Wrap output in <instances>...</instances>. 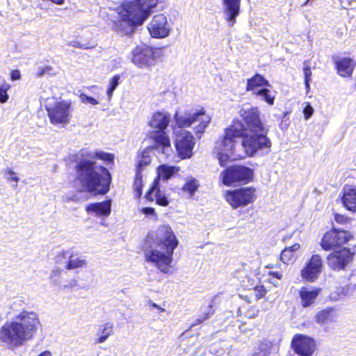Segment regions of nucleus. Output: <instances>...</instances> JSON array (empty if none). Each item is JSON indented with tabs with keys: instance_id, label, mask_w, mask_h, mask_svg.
I'll use <instances>...</instances> for the list:
<instances>
[{
	"instance_id": "nucleus-1",
	"label": "nucleus",
	"mask_w": 356,
	"mask_h": 356,
	"mask_svg": "<svg viewBox=\"0 0 356 356\" xmlns=\"http://www.w3.org/2000/svg\"><path fill=\"white\" fill-rule=\"evenodd\" d=\"M23 304L22 300L13 302L10 307L11 311L8 312L13 317L0 329V341L12 350L31 340L41 325L36 312L19 309Z\"/></svg>"
},
{
	"instance_id": "nucleus-2",
	"label": "nucleus",
	"mask_w": 356,
	"mask_h": 356,
	"mask_svg": "<svg viewBox=\"0 0 356 356\" xmlns=\"http://www.w3.org/2000/svg\"><path fill=\"white\" fill-rule=\"evenodd\" d=\"M239 113L245 124H243V132L241 136H243L242 146L246 154L249 156L267 154L272 143L266 136L268 129L261 122L258 108L243 105Z\"/></svg>"
},
{
	"instance_id": "nucleus-3",
	"label": "nucleus",
	"mask_w": 356,
	"mask_h": 356,
	"mask_svg": "<svg viewBox=\"0 0 356 356\" xmlns=\"http://www.w3.org/2000/svg\"><path fill=\"white\" fill-rule=\"evenodd\" d=\"M178 245L171 227L160 226L155 233L146 237L143 248L147 262L155 266L161 272L166 273L172 261V254Z\"/></svg>"
},
{
	"instance_id": "nucleus-4",
	"label": "nucleus",
	"mask_w": 356,
	"mask_h": 356,
	"mask_svg": "<svg viewBox=\"0 0 356 356\" xmlns=\"http://www.w3.org/2000/svg\"><path fill=\"white\" fill-rule=\"evenodd\" d=\"M77 180L83 188L88 192L105 194L109 190L111 174L108 170L97 165L95 161L83 158L76 165Z\"/></svg>"
},
{
	"instance_id": "nucleus-5",
	"label": "nucleus",
	"mask_w": 356,
	"mask_h": 356,
	"mask_svg": "<svg viewBox=\"0 0 356 356\" xmlns=\"http://www.w3.org/2000/svg\"><path fill=\"white\" fill-rule=\"evenodd\" d=\"M157 3V0L131 1L121 19L113 22V30L121 35L131 34L136 26L141 25L144 22Z\"/></svg>"
},
{
	"instance_id": "nucleus-6",
	"label": "nucleus",
	"mask_w": 356,
	"mask_h": 356,
	"mask_svg": "<svg viewBox=\"0 0 356 356\" xmlns=\"http://www.w3.org/2000/svg\"><path fill=\"white\" fill-rule=\"evenodd\" d=\"M170 120V114L162 110L154 112L148 122L149 126L154 130L151 134V138L155 143L154 148L165 157L170 156L173 152L170 137L165 131Z\"/></svg>"
},
{
	"instance_id": "nucleus-7",
	"label": "nucleus",
	"mask_w": 356,
	"mask_h": 356,
	"mask_svg": "<svg viewBox=\"0 0 356 356\" xmlns=\"http://www.w3.org/2000/svg\"><path fill=\"white\" fill-rule=\"evenodd\" d=\"M243 132V126L240 121H234L227 128L223 138L217 144L218 159L220 166L224 167L234 154L235 139L241 137Z\"/></svg>"
},
{
	"instance_id": "nucleus-8",
	"label": "nucleus",
	"mask_w": 356,
	"mask_h": 356,
	"mask_svg": "<svg viewBox=\"0 0 356 356\" xmlns=\"http://www.w3.org/2000/svg\"><path fill=\"white\" fill-rule=\"evenodd\" d=\"M174 119L178 128L182 129L191 127L195 122H198L195 128L196 134H201L204 131L210 122L211 118L207 115L203 108L188 109L184 111H177Z\"/></svg>"
},
{
	"instance_id": "nucleus-9",
	"label": "nucleus",
	"mask_w": 356,
	"mask_h": 356,
	"mask_svg": "<svg viewBox=\"0 0 356 356\" xmlns=\"http://www.w3.org/2000/svg\"><path fill=\"white\" fill-rule=\"evenodd\" d=\"M254 171L244 165H232L224 170L220 175L221 182L228 186L246 184L253 179Z\"/></svg>"
},
{
	"instance_id": "nucleus-10",
	"label": "nucleus",
	"mask_w": 356,
	"mask_h": 356,
	"mask_svg": "<svg viewBox=\"0 0 356 356\" xmlns=\"http://www.w3.org/2000/svg\"><path fill=\"white\" fill-rule=\"evenodd\" d=\"M159 56V50L147 46H137L131 51V61L138 67L154 65Z\"/></svg>"
},
{
	"instance_id": "nucleus-11",
	"label": "nucleus",
	"mask_w": 356,
	"mask_h": 356,
	"mask_svg": "<svg viewBox=\"0 0 356 356\" xmlns=\"http://www.w3.org/2000/svg\"><path fill=\"white\" fill-rule=\"evenodd\" d=\"M255 198V189L252 187H243L228 191L225 195L227 202L234 209L247 206L253 202Z\"/></svg>"
},
{
	"instance_id": "nucleus-12",
	"label": "nucleus",
	"mask_w": 356,
	"mask_h": 356,
	"mask_svg": "<svg viewBox=\"0 0 356 356\" xmlns=\"http://www.w3.org/2000/svg\"><path fill=\"white\" fill-rule=\"evenodd\" d=\"M53 100V99H48L45 104V108L48 113L50 122L54 124H67L70 104L66 102H56L52 104L51 101Z\"/></svg>"
},
{
	"instance_id": "nucleus-13",
	"label": "nucleus",
	"mask_w": 356,
	"mask_h": 356,
	"mask_svg": "<svg viewBox=\"0 0 356 356\" xmlns=\"http://www.w3.org/2000/svg\"><path fill=\"white\" fill-rule=\"evenodd\" d=\"M175 134V147L176 149L182 159L190 158L193 154V149L195 145V139L188 131L179 129L176 131Z\"/></svg>"
},
{
	"instance_id": "nucleus-14",
	"label": "nucleus",
	"mask_w": 356,
	"mask_h": 356,
	"mask_svg": "<svg viewBox=\"0 0 356 356\" xmlns=\"http://www.w3.org/2000/svg\"><path fill=\"white\" fill-rule=\"evenodd\" d=\"M352 236L348 232L333 229L327 232L323 236L321 246L325 250H330L348 242Z\"/></svg>"
},
{
	"instance_id": "nucleus-15",
	"label": "nucleus",
	"mask_w": 356,
	"mask_h": 356,
	"mask_svg": "<svg viewBox=\"0 0 356 356\" xmlns=\"http://www.w3.org/2000/svg\"><path fill=\"white\" fill-rule=\"evenodd\" d=\"M354 254L346 248L334 250L327 257V264L334 270H344L353 261Z\"/></svg>"
},
{
	"instance_id": "nucleus-16",
	"label": "nucleus",
	"mask_w": 356,
	"mask_h": 356,
	"mask_svg": "<svg viewBox=\"0 0 356 356\" xmlns=\"http://www.w3.org/2000/svg\"><path fill=\"white\" fill-rule=\"evenodd\" d=\"M147 29L152 38H165L170 35L172 26L165 15L159 14L154 16Z\"/></svg>"
},
{
	"instance_id": "nucleus-17",
	"label": "nucleus",
	"mask_w": 356,
	"mask_h": 356,
	"mask_svg": "<svg viewBox=\"0 0 356 356\" xmlns=\"http://www.w3.org/2000/svg\"><path fill=\"white\" fill-rule=\"evenodd\" d=\"M291 347L300 356H312L316 345L312 338L304 334H296L291 341Z\"/></svg>"
},
{
	"instance_id": "nucleus-18",
	"label": "nucleus",
	"mask_w": 356,
	"mask_h": 356,
	"mask_svg": "<svg viewBox=\"0 0 356 356\" xmlns=\"http://www.w3.org/2000/svg\"><path fill=\"white\" fill-rule=\"evenodd\" d=\"M322 268L323 261L321 256L314 254L302 270V277L309 282H314L319 276Z\"/></svg>"
},
{
	"instance_id": "nucleus-19",
	"label": "nucleus",
	"mask_w": 356,
	"mask_h": 356,
	"mask_svg": "<svg viewBox=\"0 0 356 356\" xmlns=\"http://www.w3.org/2000/svg\"><path fill=\"white\" fill-rule=\"evenodd\" d=\"M225 19L229 26L236 23V17L239 15L241 0H222Z\"/></svg>"
},
{
	"instance_id": "nucleus-20",
	"label": "nucleus",
	"mask_w": 356,
	"mask_h": 356,
	"mask_svg": "<svg viewBox=\"0 0 356 356\" xmlns=\"http://www.w3.org/2000/svg\"><path fill=\"white\" fill-rule=\"evenodd\" d=\"M145 198L149 201H154L159 205L166 207L169 202L165 193L159 188V179H155L152 186L145 195Z\"/></svg>"
},
{
	"instance_id": "nucleus-21",
	"label": "nucleus",
	"mask_w": 356,
	"mask_h": 356,
	"mask_svg": "<svg viewBox=\"0 0 356 356\" xmlns=\"http://www.w3.org/2000/svg\"><path fill=\"white\" fill-rule=\"evenodd\" d=\"M86 211L88 214L97 217H108L111 212V201H103L88 204Z\"/></svg>"
},
{
	"instance_id": "nucleus-22",
	"label": "nucleus",
	"mask_w": 356,
	"mask_h": 356,
	"mask_svg": "<svg viewBox=\"0 0 356 356\" xmlns=\"http://www.w3.org/2000/svg\"><path fill=\"white\" fill-rule=\"evenodd\" d=\"M88 262L86 257L81 254L78 250L70 249L67 270H74L76 268H86Z\"/></svg>"
},
{
	"instance_id": "nucleus-23",
	"label": "nucleus",
	"mask_w": 356,
	"mask_h": 356,
	"mask_svg": "<svg viewBox=\"0 0 356 356\" xmlns=\"http://www.w3.org/2000/svg\"><path fill=\"white\" fill-rule=\"evenodd\" d=\"M341 201L348 211L356 212V188L345 186L343 188Z\"/></svg>"
},
{
	"instance_id": "nucleus-24",
	"label": "nucleus",
	"mask_w": 356,
	"mask_h": 356,
	"mask_svg": "<svg viewBox=\"0 0 356 356\" xmlns=\"http://www.w3.org/2000/svg\"><path fill=\"white\" fill-rule=\"evenodd\" d=\"M338 319V312L334 307H327L318 312L315 316V321L321 325L335 323Z\"/></svg>"
},
{
	"instance_id": "nucleus-25",
	"label": "nucleus",
	"mask_w": 356,
	"mask_h": 356,
	"mask_svg": "<svg viewBox=\"0 0 356 356\" xmlns=\"http://www.w3.org/2000/svg\"><path fill=\"white\" fill-rule=\"evenodd\" d=\"M320 293V289L314 287H302L299 294L302 306L307 307L312 305Z\"/></svg>"
},
{
	"instance_id": "nucleus-26",
	"label": "nucleus",
	"mask_w": 356,
	"mask_h": 356,
	"mask_svg": "<svg viewBox=\"0 0 356 356\" xmlns=\"http://www.w3.org/2000/svg\"><path fill=\"white\" fill-rule=\"evenodd\" d=\"M270 85L268 80L259 74H256L252 78L247 80L246 90L250 91L254 94L265 87H270Z\"/></svg>"
},
{
	"instance_id": "nucleus-27",
	"label": "nucleus",
	"mask_w": 356,
	"mask_h": 356,
	"mask_svg": "<svg viewBox=\"0 0 356 356\" xmlns=\"http://www.w3.org/2000/svg\"><path fill=\"white\" fill-rule=\"evenodd\" d=\"M335 65L339 74L344 77L350 76L355 67L353 60L347 58L335 61Z\"/></svg>"
},
{
	"instance_id": "nucleus-28",
	"label": "nucleus",
	"mask_w": 356,
	"mask_h": 356,
	"mask_svg": "<svg viewBox=\"0 0 356 356\" xmlns=\"http://www.w3.org/2000/svg\"><path fill=\"white\" fill-rule=\"evenodd\" d=\"M80 155L90 160L97 158L108 162H113L114 159L112 154L103 151L90 152L87 149H82L80 152Z\"/></svg>"
},
{
	"instance_id": "nucleus-29",
	"label": "nucleus",
	"mask_w": 356,
	"mask_h": 356,
	"mask_svg": "<svg viewBox=\"0 0 356 356\" xmlns=\"http://www.w3.org/2000/svg\"><path fill=\"white\" fill-rule=\"evenodd\" d=\"M179 168L175 166H170L168 165H161L157 168L158 176L156 179H159V181L162 179L163 180H168L171 177L179 172Z\"/></svg>"
},
{
	"instance_id": "nucleus-30",
	"label": "nucleus",
	"mask_w": 356,
	"mask_h": 356,
	"mask_svg": "<svg viewBox=\"0 0 356 356\" xmlns=\"http://www.w3.org/2000/svg\"><path fill=\"white\" fill-rule=\"evenodd\" d=\"M253 95L259 100L264 101L270 106L274 104L275 92L269 90L268 87L259 90Z\"/></svg>"
},
{
	"instance_id": "nucleus-31",
	"label": "nucleus",
	"mask_w": 356,
	"mask_h": 356,
	"mask_svg": "<svg viewBox=\"0 0 356 356\" xmlns=\"http://www.w3.org/2000/svg\"><path fill=\"white\" fill-rule=\"evenodd\" d=\"M300 248V245L296 243L291 247L286 248L280 254V259L284 264L288 263L295 258L296 251Z\"/></svg>"
},
{
	"instance_id": "nucleus-32",
	"label": "nucleus",
	"mask_w": 356,
	"mask_h": 356,
	"mask_svg": "<svg viewBox=\"0 0 356 356\" xmlns=\"http://www.w3.org/2000/svg\"><path fill=\"white\" fill-rule=\"evenodd\" d=\"M201 309L202 314H200L199 317L196 319L195 322L191 325V327L197 325L201 324L205 321L209 319L215 312V309L213 308V306L211 304L209 305L206 307H202Z\"/></svg>"
},
{
	"instance_id": "nucleus-33",
	"label": "nucleus",
	"mask_w": 356,
	"mask_h": 356,
	"mask_svg": "<svg viewBox=\"0 0 356 356\" xmlns=\"http://www.w3.org/2000/svg\"><path fill=\"white\" fill-rule=\"evenodd\" d=\"M151 163L150 152L148 149H144L140 155L138 156V163L136 171L142 172L144 167Z\"/></svg>"
},
{
	"instance_id": "nucleus-34",
	"label": "nucleus",
	"mask_w": 356,
	"mask_h": 356,
	"mask_svg": "<svg viewBox=\"0 0 356 356\" xmlns=\"http://www.w3.org/2000/svg\"><path fill=\"white\" fill-rule=\"evenodd\" d=\"M113 332V324L108 323L99 326L98 334L100 337L97 339V343L104 342Z\"/></svg>"
},
{
	"instance_id": "nucleus-35",
	"label": "nucleus",
	"mask_w": 356,
	"mask_h": 356,
	"mask_svg": "<svg viewBox=\"0 0 356 356\" xmlns=\"http://www.w3.org/2000/svg\"><path fill=\"white\" fill-rule=\"evenodd\" d=\"M198 188V181L194 178H189L186 180V184L182 186L181 189L187 192L190 197H193Z\"/></svg>"
},
{
	"instance_id": "nucleus-36",
	"label": "nucleus",
	"mask_w": 356,
	"mask_h": 356,
	"mask_svg": "<svg viewBox=\"0 0 356 356\" xmlns=\"http://www.w3.org/2000/svg\"><path fill=\"white\" fill-rule=\"evenodd\" d=\"M270 350V344L268 342H260L254 350L251 356H268Z\"/></svg>"
},
{
	"instance_id": "nucleus-37",
	"label": "nucleus",
	"mask_w": 356,
	"mask_h": 356,
	"mask_svg": "<svg viewBox=\"0 0 356 356\" xmlns=\"http://www.w3.org/2000/svg\"><path fill=\"white\" fill-rule=\"evenodd\" d=\"M69 252L70 249L59 252L55 257V262L59 265H64L65 268H66L69 257Z\"/></svg>"
},
{
	"instance_id": "nucleus-38",
	"label": "nucleus",
	"mask_w": 356,
	"mask_h": 356,
	"mask_svg": "<svg viewBox=\"0 0 356 356\" xmlns=\"http://www.w3.org/2000/svg\"><path fill=\"white\" fill-rule=\"evenodd\" d=\"M143 187V175L142 172L136 171V177L134 184V188L136 193V196L139 197L142 194Z\"/></svg>"
},
{
	"instance_id": "nucleus-39",
	"label": "nucleus",
	"mask_w": 356,
	"mask_h": 356,
	"mask_svg": "<svg viewBox=\"0 0 356 356\" xmlns=\"http://www.w3.org/2000/svg\"><path fill=\"white\" fill-rule=\"evenodd\" d=\"M10 85L6 81L0 86V102L1 104H5L8 102L9 99L8 91L10 89Z\"/></svg>"
},
{
	"instance_id": "nucleus-40",
	"label": "nucleus",
	"mask_w": 356,
	"mask_h": 356,
	"mask_svg": "<svg viewBox=\"0 0 356 356\" xmlns=\"http://www.w3.org/2000/svg\"><path fill=\"white\" fill-rule=\"evenodd\" d=\"M120 79V76L117 74L115 75L110 81L108 84V88L106 90V95L110 99L112 96L114 90L116 89L117 86L119 84V81Z\"/></svg>"
},
{
	"instance_id": "nucleus-41",
	"label": "nucleus",
	"mask_w": 356,
	"mask_h": 356,
	"mask_svg": "<svg viewBox=\"0 0 356 356\" xmlns=\"http://www.w3.org/2000/svg\"><path fill=\"white\" fill-rule=\"evenodd\" d=\"M60 277V270H52V272L50 275V280L53 285L58 286L59 287V284H61V282H62Z\"/></svg>"
},
{
	"instance_id": "nucleus-42",
	"label": "nucleus",
	"mask_w": 356,
	"mask_h": 356,
	"mask_svg": "<svg viewBox=\"0 0 356 356\" xmlns=\"http://www.w3.org/2000/svg\"><path fill=\"white\" fill-rule=\"evenodd\" d=\"M79 98L81 102L84 104H90L91 105H97L99 104V102L96 99L89 97L84 93H81L79 95Z\"/></svg>"
},
{
	"instance_id": "nucleus-43",
	"label": "nucleus",
	"mask_w": 356,
	"mask_h": 356,
	"mask_svg": "<svg viewBox=\"0 0 356 356\" xmlns=\"http://www.w3.org/2000/svg\"><path fill=\"white\" fill-rule=\"evenodd\" d=\"M254 292L255 298L257 299H259L263 298L266 295V290L264 286H256L254 287Z\"/></svg>"
},
{
	"instance_id": "nucleus-44",
	"label": "nucleus",
	"mask_w": 356,
	"mask_h": 356,
	"mask_svg": "<svg viewBox=\"0 0 356 356\" xmlns=\"http://www.w3.org/2000/svg\"><path fill=\"white\" fill-rule=\"evenodd\" d=\"M77 285V281L76 280L72 279L68 281L67 283H64L63 282L61 284H59V288L60 289L65 290L67 289H72L73 287Z\"/></svg>"
},
{
	"instance_id": "nucleus-45",
	"label": "nucleus",
	"mask_w": 356,
	"mask_h": 356,
	"mask_svg": "<svg viewBox=\"0 0 356 356\" xmlns=\"http://www.w3.org/2000/svg\"><path fill=\"white\" fill-rule=\"evenodd\" d=\"M5 175H9V177H7V179L8 181H14L15 182H18L19 178L15 175V172L10 168H7L5 170Z\"/></svg>"
},
{
	"instance_id": "nucleus-46",
	"label": "nucleus",
	"mask_w": 356,
	"mask_h": 356,
	"mask_svg": "<svg viewBox=\"0 0 356 356\" xmlns=\"http://www.w3.org/2000/svg\"><path fill=\"white\" fill-rule=\"evenodd\" d=\"M303 113H304L305 118L306 120H308L312 115V114L314 113V109L309 104H307L305 107V108L303 110Z\"/></svg>"
},
{
	"instance_id": "nucleus-47",
	"label": "nucleus",
	"mask_w": 356,
	"mask_h": 356,
	"mask_svg": "<svg viewBox=\"0 0 356 356\" xmlns=\"http://www.w3.org/2000/svg\"><path fill=\"white\" fill-rule=\"evenodd\" d=\"M334 220L340 224H346L348 221L346 216L339 213L334 215Z\"/></svg>"
},
{
	"instance_id": "nucleus-48",
	"label": "nucleus",
	"mask_w": 356,
	"mask_h": 356,
	"mask_svg": "<svg viewBox=\"0 0 356 356\" xmlns=\"http://www.w3.org/2000/svg\"><path fill=\"white\" fill-rule=\"evenodd\" d=\"M52 71V67L50 66H46L42 69L40 70V71L38 72V75L39 76H42L46 74H50Z\"/></svg>"
},
{
	"instance_id": "nucleus-49",
	"label": "nucleus",
	"mask_w": 356,
	"mask_h": 356,
	"mask_svg": "<svg viewBox=\"0 0 356 356\" xmlns=\"http://www.w3.org/2000/svg\"><path fill=\"white\" fill-rule=\"evenodd\" d=\"M305 81H310L312 76V71L308 65L304 67Z\"/></svg>"
},
{
	"instance_id": "nucleus-50",
	"label": "nucleus",
	"mask_w": 356,
	"mask_h": 356,
	"mask_svg": "<svg viewBox=\"0 0 356 356\" xmlns=\"http://www.w3.org/2000/svg\"><path fill=\"white\" fill-rule=\"evenodd\" d=\"M21 78L20 72L17 70H13L10 74V79L12 81H17Z\"/></svg>"
},
{
	"instance_id": "nucleus-51",
	"label": "nucleus",
	"mask_w": 356,
	"mask_h": 356,
	"mask_svg": "<svg viewBox=\"0 0 356 356\" xmlns=\"http://www.w3.org/2000/svg\"><path fill=\"white\" fill-rule=\"evenodd\" d=\"M68 45L69 46H71L72 47H76V48H80V49H87L88 47H86V45L84 44H81L78 41H72V42H70L68 43Z\"/></svg>"
},
{
	"instance_id": "nucleus-52",
	"label": "nucleus",
	"mask_w": 356,
	"mask_h": 356,
	"mask_svg": "<svg viewBox=\"0 0 356 356\" xmlns=\"http://www.w3.org/2000/svg\"><path fill=\"white\" fill-rule=\"evenodd\" d=\"M142 211L147 216H156L154 209L151 207L143 208Z\"/></svg>"
},
{
	"instance_id": "nucleus-53",
	"label": "nucleus",
	"mask_w": 356,
	"mask_h": 356,
	"mask_svg": "<svg viewBox=\"0 0 356 356\" xmlns=\"http://www.w3.org/2000/svg\"><path fill=\"white\" fill-rule=\"evenodd\" d=\"M150 304V305L155 308V309H159L161 312H165V309L161 307L160 306H159L157 304L154 303V302H149Z\"/></svg>"
},
{
	"instance_id": "nucleus-54",
	"label": "nucleus",
	"mask_w": 356,
	"mask_h": 356,
	"mask_svg": "<svg viewBox=\"0 0 356 356\" xmlns=\"http://www.w3.org/2000/svg\"><path fill=\"white\" fill-rule=\"evenodd\" d=\"M270 274L278 280H280L282 277V275L278 272H272V273H270Z\"/></svg>"
},
{
	"instance_id": "nucleus-55",
	"label": "nucleus",
	"mask_w": 356,
	"mask_h": 356,
	"mask_svg": "<svg viewBox=\"0 0 356 356\" xmlns=\"http://www.w3.org/2000/svg\"><path fill=\"white\" fill-rule=\"evenodd\" d=\"M289 125V122L287 120H282V122L280 124V127L282 129H286Z\"/></svg>"
},
{
	"instance_id": "nucleus-56",
	"label": "nucleus",
	"mask_w": 356,
	"mask_h": 356,
	"mask_svg": "<svg viewBox=\"0 0 356 356\" xmlns=\"http://www.w3.org/2000/svg\"><path fill=\"white\" fill-rule=\"evenodd\" d=\"M38 356H52L51 353L49 350H45L41 353Z\"/></svg>"
},
{
	"instance_id": "nucleus-57",
	"label": "nucleus",
	"mask_w": 356,
	"mask_h": 356,
	"mask_svg": "<svg viewBox=\"0 0 356 356\" xmlns=\"http://www.w3.org/2000/svg\"><path fill=\"white\" fill-rule=\"evenodd\" d=\"M269 282L273 284L275 286H279V282L277 281L273 280L272 279L269 280Z\"/></svg>"
},
{
	"instance_id": "nucleus-58",
	"label": "nucleus",
	"mask_w": 356,
	"mask_h": 356,
	"mask_svg": "<svg viewBox=\"0 0 356 356\" xmlns=\"http://www.w3.org/2000/svg\"><path fill=\"white\" fill-rule=\"evenodd\" d=\"M309 81H305V88L307 89V90L308 91L310 88V86H309Z\"/></svg>"
},
{
	"instance_id": "nucleus-59",
	"label": "nucleus",
	"mask_w": 356,
	"mask_h": 356,
	"mask_svg": "<svg viewBox=\"0 0 356 356\" xmlns=\"http://www.w3.org/2000/svg\"><path fill=\"white\" fill-rule=\"evenodd\" d=\"M309 2V0H307L306 1H304V3L302 4V6H306Z\"/></svg>"
}]
</instances>
